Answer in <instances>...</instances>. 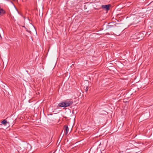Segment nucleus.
I'll return each instance as SVG.
<instances>
[{
    "instance_id": "1",
    "label": "nucleus",
    "mask_w": 153,
    "mask_h": 153,
    "mask_svg": "<svg viewBox=\"0 0 153 153\" xmlns=\"http://www.w3.org/2000/svg\"><path fill=\"white\" fill-rule=\"evenodd\" d=\"M141 33H136L131 36V39H136V41H139L143 39V37L141 36Z\"/></svg>"
},
{
    "instance_id": "2",
    "label": "nucleus",
    "mask_w": 153,
    "mask_h": 153,
    "mask_svg": "<svg viewBox=\"0 0 153 153\" xmlns=\"http://www.w3.org/2000/svg\"><path fill=\"white\" fill-rule=\"evenodd\" d=\"M124 145L127 148V149H132L134 147V146L129 141L125 142L124 143Z\"/></svg>"
},
{
    "instance_id": "3",
    "label": "nucleus",
    "mask_w": 153,
    "mask_h": 153,
    "mask_svg": "<svg viewBox=\"0 0 153 153\" xmlns=\"http://www.w3.org/2000/svg\"><path fill=\"white\" fill-rule=\"evenodd\" d=\"M108 24L109 25H107L106 27V30L109 29L112 27H115L116 26V23H115L114 22L109 23Z\"/></svg>"
},
{
    "instance_id": "4",
    "label": "nucleus",
    "mask_w": 153,
    "mask_h": 153,
    "mask_svg": "<svg viewBox=\"0 0 153 153\" xmlns=\"http://www.w3.org/2000/svg\"><path fill=\"white\" fill-rule=\"evenodd\" d=\"M111 6V4L104 5H102V8L106 10H109V7Z\"/></svg>"
},
{
    "instance_id": "5",
    "label": "nucleus",
    "mask_w": 153,
    "mask_h": 153,
    "mask_svg": "<svg viewBox=\"0 0 153 153\" xmlns=\"http://www.w3.org/2000/svg\"><path fill=\"white\" fill-rule=\"evenodd\" d=\"M65 102L66 104V107L71 105L73 103V102L72 101L66 100H65Z\"/></svg>"
},
{
    "instance_id": "6",
    "label": "nucleus",
    "mask_w": 153,
    "mask_h": 153,
    "mask_svg": "<svg viewBox=\"0 0 153 153\" xmlns=\"http://www.w3.org/2000/svg\"><path fill=\"white\" fill-rule=\"evenodd\" d=\"M64 131L65 132V135H67L68 134L69 128L67 126L65 125L64 126Z\"/></svg>"
},
{
    "instance_id": "7",
    "label": "nucleus",
    "mask_w": 153,
    "mask_h": 153,
    "mask_svg": "<svg viewBox=\"0 0 153 153\" xmlns=\"http://www.w3.org/2000/svg\"><path fill=\"white\" fill-rule=\"evenodd\" d=\"M8 123L9 122H7V121L6 120H4L1 122V123L4 125H6L7 123Z\"/></svg>"
},
{
    "instance_id": "8",
    "label": "nucleus",
    "mask_w": 153,
    "mask_h": 153,
    "mask_svg": "<svg viewBox=\"0 0 153 153\" xmlns=\"http://www.w3.org/2000/svg\"><path fill=\"white\" fill-rule=\"evenodd\" d=\"M64 102H62L58 104V106L60 107H64Z\"/></svg>"
},
{
    "instance_id": "9",
    "label": "nucleus",
    "mask_w": 153,
    "mask_h": 153,
    "mask_svg": "<svg viewBox=\"0 0 153 153\" xmlns=\"http://www.w3.org/2000/svg\"><path fill=\"white\" fill-rule=\"evenodd\" d=\"M64 107H66V102H65V101L64 102Z\"/></svg>"
},
{
    "instance_id": "10",
    "label": "nucleus",
    "mask_w": 153,
    "mask_h": 153,
    "mask_svg": "<svg viewBox=\"0 0 153 153\" xmlns=\"http://www.w3.org/2000/svg\"><path fill=\"white\" fill-rule=\"evenodd\" d=\"M88 89V87H87L85 89V91L86 92H87Z\"/></svg>"
},
{
    "instance_id": "11",
    "label": "nucleus",
    "mask_w": 153,
    "mask_h": 153,
    "mask_svg": "<svg viewBox=\"0 0 153 153\" xmlns=\"http://www.w3.org/2000/svg\"><path fill=\"white\" fill-rule=\"evenodd\" d=\"M106 34H109V33H107Z\"/></svg>"
},
{
    "instance_id": "12",
    "label": "nucleus",
    "mask_w": 153,
    "mask_h": 153,
    "mask_svg": "<svg viewBox=\"0 0 153 153\" xmlns=\"http://www.w3.org/2000/svg\"><path fill=\"white\" fill-rule=\"evenodd\" d=\"M113 33V34H114V33Z\"/></svg>"
},
{
    "instance_id": "13",
    "label": "nucleus",
    "mask_w": 153,
    "mask_h": 153,
    "mask_svg": "<svg viewBox=\"0 0 153 153\" xmlns=\"http://www.w3.org/2000/svg\"><path fill=\"white\" fill-rule=\"evenodd\" d=\"M28 32H31V31H28Z\"/></svg>"
},
{
    "instance_id": "14",
    "label": "nucleus",
    "mask_w": 153,
    "mask_h": 153,
    "mask_svg": "<svg viewBox=\"0 0 153 153\" xmlns=\"http://www.w3.org/2000/svg\"><path fill=\"white\" fill-rule=\"evenodd\" d=\"M13 1H15V0H13Z\"/></svg>"
}]
</instances>
